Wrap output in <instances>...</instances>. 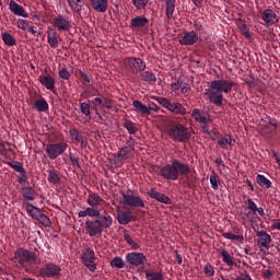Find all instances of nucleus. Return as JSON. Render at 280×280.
<instances>
[{
	"instance_id": "50",
	"label": "nucleus",
	"mask_w": 280,
	"mask_h": 280,
	"mask_svg": "<svg viewBox=\"0 0 280 280\" xmlns=\"http://www.w3.org/2000/svg\"><path fill=\"white\" fill-rule=\"evenodd\" d=\"M110 266L113 268H124V266H126V264L124 262V258L122 257H119V256H116L113 258V260L110 261Z\"/></svg>"
},
{
	"instance_id": "61",
	"label": "nucleus",
	"mask_w": 280,
	"mask_h": 280,
	"mask_svg": "<svg viewBox=\"0 0 280 280\" xmlns=\"http://www.w3.org/2000/svg\"><path fill=\"white\" fill-rule=\"evenodd\" d=\"M235 280H253V278L250 277V273H248V271H244L242 273H240Z\"/></svg>"
},
{
	"instance_id": "64",
	"label": "nucleus",
	"mask_w": 280,
	"mask_h": 280,
	"mask_svg": "<svg viewBox=\"0 0 280 280\" xmlns=\"http://www.w3.org/2000/svg\"><path fill=\"white\" fill-rule=\"evenodd\" d=\"M262 275L266 279H270L272 277V271L270 269H267L262 272Z\"/></svg>"
},
{
	"instance_id": "24",
	"label": "nucleus",
	"mask_w": 280,
	"mask_h": 280,
	"mask_svg": "<svg viewBox=\"0 0 280 280\" xmlns=\"http://www.w3.org/2000/svg\"><path fill=\"white\" fill-rule=\"evenodd\" d=\"M218 145L222 150H231V148H233L235 145V138H233V136H231V135L221 137L218 140Z\"/></svg>"
},
{
	"instance_id": "17",
	"label": "nucleus",
	"mask_w": 280,
	"mask_h": 280,
	"mask_svg": "<svg viewBox=\"0 0 280 280\" xmlns=\"http://www.w3.org/2000/svg\"><path fill=\"white\" fill-rule=\"evenodd\" d=\"M122 200L124 205H127L128 207H145V202H143V199L139 196L122 194Z\"/></svg>"
},
{
	"instance_id": "29",
	"label": "nucleus",
	"mask_w": 280,
	"mask_h": 280,
	"mask_svg": "<svg viewBox=\"0 0 280 280\" xmlns=\"http://www.w3.org/2000/svg\"><path fill=\"white\" fill-rule=\"evenodd\" d=\"M191 117H194L196 121H199V124H211V118L205 117V115H202V112H200V109L198 108H195L192 110Z\"/></svg>"
},
{
	"instance_id": "53",
	"label": "nucleus",
	"mask_w": 280,
	"mask_h": 280,
	"mask_svg": "<svg viewBox=\"0 0 280 280\" xmlns=\"http://www.w3.org/2000/svg\"><path fill=\"white\" fill-rule=\"evenodd\" d=\"M124 128H126L129 135H135V132H137V127H135V124H132L130 120L125 121Z\"/></svg>"
},
{
	"instance_id": "31",
	"label": "nucleus",
	"mask_w": 280,
	"mask_h": 280,
	"mask_svg": "<svg viewBox=\"0 0 280 280\" xmlns=\"http://www.w3.org/2000/svg\"><path fill=\"white\" fill-rule=\"evenodd\" d=\"M60 173L56 170H49L48 171V183H51V185H60Z\"/></svg>"
},
{
	"instance_id": "51",
	"label": "nucleus",
	"mask_w": 280,
	"mask_h": 280,
	"mask_svg": "<svg viewBox=\"0 0 280 280\" xmlns=\"http://www.w3.org/2000/svg\"><path fill=\"white\" fill-rule=\"evenodd\" d=\"M180 86H183V81H175L171 84V91L174 95H180Z\"/></svg>"
},
{
	"instance_id": "14",
	"label": "nucleus",
	"mask_w": 280,
	"mask_h": 280,
	"mask_svg": "<svg viewBox=\"0 0 280 280\" xmlns=\"http://www.w3.org/2000/svg\"><path fill=\"white\" fill-rule=\"evenodd\" d=\"M124 63L132 73H141V71H145V61L140 58L130 57L125 59Z\"/></svg>"
},
{
	"instance_id": "2",
	"label": "nucleus",
	"mask_w": 280,
	"mask_h": 280,
	"mask_svg": "<svg viewBox=\"0 0 280 280\" xmlns=\"http://www.w3.org/2000/svg\"><path fill=\"white\" fill-rule=\"evenodd\" d=\"M189 165L178 161L173 160L171 164H166L160 168V176L166 180H178L179 176H189Z\"/></svg>"
},
{
	"instance_id": "46",
	"label": "nucleus",
	"mask_w": 280,
	"mask_h": 280,
	"mask_svg": "<svg viewBox=\"0 0 280 280\" xmlns=\"http://www.w3.org/2000/svg\"><path fill=\"white\" fill-rule=\"evenodd\" d=\"M222 261L226 264V266H233L235 262L233 261V257L226 249H221Z\"/></svg>"
},
{
	"instance_id": "41",
	"label": "nucleus",
	"mask_w": 280,
	"mask_h": 280,
	"mask_svg": "<svg viewBox=\"0 0 280 280\" xmlns=\"http://www.w3.org/2000/svg\"><path fill=\"white\" fill-rule=\"evenodd\" d=\"M247 207L248 209H250L252 212L247 213V218L249 220V222H253V217L250 215H257V203H255V201H253V199L248 198L247 199Z\"/></svg>"
},
{
	"instance_id": "27",
	"label": "nucleus",
	"mask_w": 280,
	"mask_h": 280,
	"mask_svg": "<svg viewBox=\"0 0 280 280\" xmlns=\"http://www.w3.org/2000/svg\"><path fill=\"white\" fill-rule=\"evenodd\" d=\"M39 83L42 86H45L47 91H54V89H56V80L51 75L40 77Z\"/></svg>"
},
{
	"instance_id": "26",
	"label": "nucleus",
	"mask_w": 280,
	"mask_h": 280,
	"mask_svg": "<svg viewBox=\"0 0 280 280\" xmlns=\"http://www.w3.org/2000/svg\"><path fill=\"white\" fill-rule=\"evenodd\" d=\"M262 21L266 23V25H275L277 23V13L272 11L271 9H266L262 13Z\"/></svg>"
},
{
	"instance_id": "7",
	"label": "nucleus",
	"mask_w": 280,
	"mask_h": 280,
	"mask_svg": "<svg viewBox=\"0 0 280 280\" xmlns=\"http://www.w3.org/2000/svg\"><path fill=\"white\" fill-rule=\"evenodd\" d=\"M155 101L158 104L163 106V108H166V110H170L171 113H175L176 115L187 114V109L180 103H171L170 100L161 96L155 97Z\"/></svg>"
},
{
	"instance_id": "32",
	"label": "nucleus",
	"mask_w": 280,
	"mask_h": 280,
	"mask_svg": "<svg viewBox=\"0 0 280 280\" xmlns=\"http://www.w3.org/2000/svg\"><path fill=\"white\" fill-rule=\"evenodd\" d=\"M147 280H165V272L160 271H147L145 272Z\"/></svg>"
},
{
	"instance_id": "44",
	"label": "nucleus",
	"mask_w": 280,
	"mask_h": 280,
	"mask_svg": "<svg viewBox=\"0 0 280 280\" xmlns=\"http://www.w3.org/2000/svg\"><path fill=\"white\" fill-rule=\"evenodd\" d=\"M140 77L143 82H156V75L151 71H141Z\"/></svg>"
},
{
	"instance_id": "30",
	"label": "nucleus",
	"mask_w": 280,
	"mask_h": 280,
	"mask_svg": "<svg viewBox=\"0 0 280 280\" xmlns=\"http://www.w3.org/2000/svg\"><path fill=\"white\" fill-rule=\"evenodd\" d=\"M223 237L225 240H231L236 246H240V244H244V236L242 235H235L231 232L223 233Z\"/></svg>"
},
{
	"instance_id": "18",
	"label": "nucleus",
	"mask_w": 280,
	"mask_h": 280,
	"mask_svg": "<svg viewBox=\"0 0 280 280\" xmlns=\"http://www.w3.org/2000/svg\"><path fill=\"white\" fill-rule=\"evenodd\" d=\"M85 229L90 237H97V235H102L103 228L98 224L96 219L94 221H85Z\"/></svg>"
},
{
	"instance_id": "21",
	"label": "nucleus",
	"mask_w": 280,
	"mask_h": 280,
	"mask_svg": "<svg viewBox=\"0 0 280 280\" xmlns=\"http://www.w3.org/2000/svg\"><path fill=\"white\" fill-rule=\"evenodd\" d=\"M90 5L94 12L101 14L108 11V0H90Z\"/></svg>"
},
{
	"instance_id": "37",
	"label": "nucleus",
	"mask_w": 280,
	"mask_h": 280,
	"mask_svg": "<svg viewBox=\"0 0 280 280\" xmlns=\"http://www.w3.org/2000/svg\"><path fill=\"white\" fill-rule=\"evenodd\" d=\"M47 43H48V45L51 49L58 48V35H57L56 32H54V33L48 32L47 33Z\"/></svg>"
},
{
	"instance_id": "25",
	"label": "nucleus",
	"mask_w": 280,
	"mask_h": 280,
	"mask_svg": "<svg viewBox=\"0 0 280 280\" xmlns=\"http://www.w3.org/2000/svg\"><path fill=\"white\" fill-rule=\"evenodd\" d=\"M198 38H199L198 33H196L195 31H190V32L185 33L183 38L179 39V43L182 45H186V46L195 45V43H198Z\"/></svg>"
},
{
	"instance_id": "40",
	"label": "nucleus",
	"mask_w": 280,
	"mask_h": 280,
	"mask_svg": "<svg viewBox=\"0 0 280 280\" xmlns=\"http://www.w3.org/2000/svg\"><path fill=\"white\" fill-rule=\"evenodd\" d=\"M8 165L9 167H12L14 172H18L19 174H21V176H25V168L23 167V164L21 162L11 161V162H8Z\"/></svg>"
},
{
	"instance_id": "58",
	"label": "nucleus",
	"mask_w": 280,
	"mask_h": 280,
	"mask_svg": "<svg viewBox=\"0 0 280 280\" xmlns=\"http://www.w3.org/2000/svg\"><path fill=\"white\" fill-rule=\"evenodd\" d=\"M59 78H61V80H69V78H71V72H69L67 68H62L59 70Z\"/></svg>"
},
{
	"instance_id": "1",
	"label": "nucleus",
	"mask_w": 280,
	"mask_h": 280,
	"mask_svg": "<svg viewBox=\"0 0 280 280\" xmlns=\"http://www.w3.org/2000/svg\"><path fill=\"white\" fill-rule=\"evenodd\" d=\"M235 82L226 79H218L210 83V86L206 89L205 95H207L209 102L214 106H222L224 102L223 93H231Z\"/></svg>"
},
{
	"instance_id": "15",
	"label": "nucleus",
	"mask_w": 280,
	"mask_h": 280,
	"mask_svg": "<svg viewBox=\"0 0 280 280\" xmlns=\"http://www.w3.org/2000/svg\"><path fill=\"white\" fill-rule=\"evenodd\" d=\"M132 106L137 113H140L141 115H150L151 113H158L159 112V105L155 103L150 102L148 106H145L141 101H133Z\"/></svg>"
},
{
	"instance_id": "52",
	"label": "nucleus",
	"mask_w": 280,
	"mask_h": 280,
	"mask_svg": "<svg viewBox=\"0 0 280 280\" xmlns=\"http://www.w3.org/2000/svg\"><path fill=\"white\" fill-rule=\"evenodd\" d=\"M148 1L150 0H131V3L138 10H145V7L148 5Z\"/></svg>"
},
{
	"instance_id": "39",
	"label": "nucleus",
	"mask_w": 280,
	"mask_h": 280,
	"mask_svg": "<svg viewBox=\"0 0 280 280\" xmlns=\"http://www.w3.org/2000/svg\"><path fill=\"white\" fill-rule=\"evenodd\" d=\"M166 18L173 19L174 11L176 10V0H166Z\"/></svg>"
},
{
	"instance_id": "6",
	"label": "nucleus",
	"mask_w": 280,
	"mask_h": 280,
	"mask_svg": "<svg viewBox=\"0 0 280 280\" xmlns=\"http://www.w3.org/2000/svg\"><path fill=\"white\" fill-rule=\"evenodd\" d=\"M14 258L18 260L21 268H25V264H34L37 259L36 253L25 248H19L15 252Z\"/></svg>"
},
{
	"instance_id": "16",
	"label": "nucleus",
	"mask_w": 280,
	"mask_h": 280,
	"mask_svg": "<svg viewBox=\"0 0 280 280\" xmlns=\"http://www.w3.org/2000/svg\"><path fill=\"white\" fill-rule=\"evenodd\" d=\"M52 27H55L57 32H69L71 30V22L69 18L58 14L52 19Z\"/></svg>"
},
{
	"instance_id": "56",
	"label": "nucleus",
	"mask_w": 280,
	"mask_h": 280,
	"mask_svg": "<svg viewBox=\"0 0 280 280\" xmlns=\"http://www.w3.org/2000/svg\"><path fill=\"white\" fill-rule=\"evenodd\" d=\"M70 8H77L78 11L82 9V0H67Z\"/></svg>"
},
{
	"instance_id": "59",
	"label": "nucleus",
	"mask_w": 280,
	"mask_h": 280,
	"mask_svg": "<svg viewBox=\"0 0 280 280\" xmlns=\"http://www.w3.org/2000/svg\"><path fill=\"white\" fill-rule=\"evenodd\" d=\"M79 75H80L82 84L91 83V77H89V74L84 73V71L80 70Z\"/></svg>"
},
{
	"instance_id": "60",
	"label": "nucleus",
	"mask_w": 280,
	"mask_h": 280,
	"mask_svg": "<svg viewBox=\"0 0 280 280\" xmlns=\"http://www.w3.org/2000/svg\"><path fill=\"white\" fill-rule=\"evenodd\" d=\"M203 272H205V275H207V277H213V275H215V269H213V266L207 265L203 268Z\"/></svg>"
},
{
	"instance_id": "13",
	"label": "nucleus",
	"mask_w": 280,
	"mask_h": 280,
	"mask_svg": "<svg viewBox=\"0 0 280 280\" xmlns=\"http://www.w3.org/2000/svg\"><path fill=\"white\" fill-rule=\"evenodd\" d=\"M132 152H135V144L132 142H127L115 156L114 162L116 164L124 163V161H128L130 156H132Z\"/></svg>"
},
{
	"instance_id": "5",
	"label": "nucleus",
	"mask_w": 280,
	"mask_h": 280,
	"mask_svg": "<svg viewBox=\"0 0 280 280\" xmlns=\"http://www.w3.org/2000/svg\"><path fill=\"white\" fill-rule=\"evenodd\" d=\"M26 212L33 220H36L39 222V224H43V226H51V220L49 217H47L45 213H43V210L32 203H26Z\"/></svg>"
},
{
	"instance_id": "45",
	"label": "nucleus",
	"mask_w": 280,
	"mask_h": 280,
	"mask_svg": "<svg viewBox=\"0 0 280 280\" xmlns=\"http://www.w3.org/2000/svg\"><path fill=\"white\" fill-rule=\"evenodd\" d=\"M34 106L38 113H45V110H49V104L45 100L36 101Z\"/></svg>"
},
{
	"instance_id": "57",
	"label": "nucleus",
	"mask_w": 280,
	"mask_h": 280,
	"mask_svg": "<svg viewBox=\"0 0 280 280\" xmlns=\"http://www.w3.org/2000/svg\"><path fill=\"white\" fill-rule=\"evenodd\" d=\"M16 25L19 30L25 31L27 27H30V22L27 20L19 19Z\"/></svg>"
},
{
	"instance_id": "42",
	"label": "nucleus",
	"mask_w": 280,
	"mask_h": 280,
	"mask_svg": "<svg viewBox=\"0 0 280 280\" xmlns=\"http://www.w3.org/2000/svg\"><path fill=\"white\" fill-rule=\"evenodd\" d=\"M2 40L8 47H14L16 45V39L10 33H2Z\"/></svg>"
},
{
	"instance_id": "49",
	"label": "nucleus",
	"mask_w": 280,
	"mask_h": 280,
	"mask_svg": "<svg viewBox=\"0 0 280 280\" xmlns=\"http://www.w3.org/2000/svg\"><path fill=\"white\" fill-rule=\"evenodd\" d=\"M80 110L84 117H89V119H91V105H89V103H80Z\"/></svg>"
},
{
	"instance_id": "9",
	"label": "nucleus",
	"mask_w": 280,
	"mask_h": 280,
	"mask_svg": "<svg viewBox=\"0 0 280 280\" xmlns=\"http://www.w3.org/2000/svg\"><path fill=\"white\" fill-rule=\"evenodd\" d=\"M81 261L90 272H95L97 270V265L95 264V250L91 247H88L82 253Z\"/></svg>"
},
{
	"instance_id": "11",
	"label": "nucleus",
	"mask_w": 280,
	"mask_h": 280,
	"mask_svg": "<svg viewBox=\"0 0 280 280\" xmlns=\"http://www.w3.org/2000/svg\"><path fill=\"white\" fill-rule=\"evenodd\" d=\"M127 264H129V266H145V264H148V257L145 256V254L143 253H139V252H131L128 253L125 257Z\"/></svg>"
},
{
	"instance_id": "12",
	"label": "nucleus",
	"mask_w": 280,
	"mask_h": 280,
	"mask_svg": "<svg viewBox=\"0 0 280 280\" xmlns=\"http://www.w3.org/2000/svg\"><path fill=\"white\" fill-rule=\"evenodd\" d=\"M256 235L258 237L257 246L260 253H266V250H270V245L272 244V236H270V234H268L266 231H257Z\"/></svg>"
},
{
	"instance_id": "63",
	"label": "nucleus",
	"mask_w": 280,
	"mask_h": 280,
	"mask_svg": "<svg viewBox=\"0 0 280 280\" xmlns=\"http://www.w3.org/2000/svg\"><path fill=\"white\" fill-rule=\"evenodd\" d=\"M69 159H70L72 165H74L75 167H80V161L78 160V158L73 156V154H70Z\"/></svg>"
},
{
	"instance_id": "23",
	"label": "nucleus",
	"mask_w": 280,
	"mask_h": 280,
	"mask_svg": "<svg viewBox=\"0 0 280 280\" xmlns=\"http://www.w3.org/2000/svg\"><path fill=\"white\" fill-rule=\"evenodd\" d=\"M86 202L89 205V209H97L98 207H102L104 199L100 197V195L91 192L88 196Z\"/></svg>"
},
{
	"instance_id": "33",
	"label": "nucleus",
	"mask_w": 280,
	"mask_h": 280,
	"mask_svg": "<svg viewBox=\"0 0 280 280\" xmlns=\"http://www.w3.org/2000/svg\"><path fill=\"white\" fill-rule=\"evenodd\" d=\"M95 218L96 215H100V209H91L86 208L85 210H81L78 212V218Z\"/></svg>"
},
{
	"instance_id": "19",
	"label": "nucleus",
	"mask_w": 280,
	"mask_h": 280,
	"mask_svg": "<svg viewBox=\"0 0 280 280\" xmlns=\"http://www.w3.org/2000/svg\"><path fill=\"white\" fill-rule=\"evenodd\" d=\"M95 221L98 222L100 226L103 229H110L113 226V217L108 212L100 210V214L95 217Z\"/></svg>"
},
{
	"instance_id": "20",
	"label": "nucleus",
	"mask_w": 280,
	"mask_h": 280,
	"mask_svg": "<svg viewBox=\"0 0 280 280\" xmlns=\"http://www.w3.org/2000/svg\"><path fill=\"white\" fill-rule=\"evenodd\" d=\"M9 10L15 16H22L23 19H27V16H30L27 14V11H25V9H23V7L19 3H16L14 0H11L9 2Z\"/></svg>"
},
{
	"instance_id": "3",
	"label": "nucleus",
	"mask_w": 280,
	"mask_h": 280,
	"mask_svg": "<svg viewBox=\"0 0 280 280\" xmlns=\"http://www.w3.org/2000/svg\"><path fill=\"white\" fill-rule=\"evenodd\" d=\"M168 137L173 141H178V143H185L191 139V133L189 128L185 127L183 124H175L168 128Z\"/></svg>"
},
{
	"instance_id": "10",
	"label": "nucleus",
	"mask_w": 280,
	"mask_h": 280,
	"mask_svg": "<svg viewBox=\"0 0 280 280\" xmlns=\"http://www.w3.org/2000/svg\"><path fill=\"white\" fill-rule=\"evenodd\" d=\"M60 272H62V268L54 262H47L39 269V275L42 277H47L50 279H56V277H60Z\"/></svg>"
},
{
	"instance_id": "4",
	"label": "nucleus",
	"mask_w": 280,
	"mask_h": 280,
	"mask_svg": "<svg viewBox=\"0 0 280 280\" xmlns=\"http://www.w3.org/2000/svg\"><path fill=\"white\" fill-rule=\"evenodd\" d=\"M258 132L261 137H265V139H272V137L277 135V120L271 117L261 119L258 125Z\"/></svg>"
},
{
	"instance_id": "48",
	"label": "nucleus",
	"mask_w": 280,
	"mask_h": 280,
	"mask_svg": "<svg viewBox=\"0 0 280 280\" xmlns=\"http://www.w3.org/2000/svg\"><path fill=\"white\" fill-rule=\"evenodd\" d=\"M238 28L241 34H243L245 38H250V30L248 28L246 23H244L243 21L238 22Z\"/></svg>"
},
{
	"instance_id": "47",
	"label": "nucleus",
	"mask_w": 280,
	"mask_h": 280,
	"mask_svg": "<svg viewBox=\"0 0 280 280\" xmlns=\"http://www.w3.org/2000/svg\"><path fill=\"white\" fill-rule=\"evenodd\" d=\"M124 240L133 250H139L141 248V245L135 242L132 237H130V234H124Z\"/></svg>"
},
{
	"instance_id": "38",
	"label": "nucleus",
	"mask_w": 280,
	"mask_h": 280,
	"mask_svg": "<svg viewBox=\"0 0 280 280\" xmlns=\"http://www.w3.org/2000/svg\"><path fill=\"white\" fill-rule=\"evenodd\" d=\"M210 185L214 191L220 189V176L215 171H212L210 174Z\"/></svg>"
},
{
	"instance_id": "22",
	"label": "nucleus",
	"mask_w": 280,
	"mask_h": 280,
	"mask_svg": "<svg viewBox=\"0 0 280 280\" xmlns=\"http://www.w3.org/2000/svg\"><path fill=\"white\" fill-rule=\"evenodd\" d=\"M148 196H150L153 200H158V202H163V205L172 203L170 197L165 196V194L156 191L155 188H151L148 191Z\"/></svg>"
},
{
	"instance_id": "43",
	"label": "nucleus",
	"mask_w": 280,
	"mask_h": 280,
	"mask_svg": "<svg viewBox=\"0 0 280 280\" xmlns=\"http://www.w3.org/2000/svg\"><path fill=\"white\" fill-rule=\"evenodd\" d=\"M22 196L24 200H34V188L30 186L22 187Z\"/></svg>"
},
{
	"instance_id": "36",
	"label": "nucleus",
	"mask_w": 280,
	"mask_h": 280,
	"mask_svg": "<svg viewBox=\"0 0 280 280\" xmlns=\"http://www.w3.org/2000/svg\"><path fill=\"white\" fill-rule=\"evenodd\" d=\"M256 183L259 187H266V189H270L272 187V182L261 174L256 176Z\"/></svg>"
},
{
	"instance_id": "34",
	"label": "nucleus",
	"mask_w": 280,
	"mask_h": 280,
	"mask_svg": "<svg viewBox=\"0 0 280 280\" xmlns=\"http://www.w3.org/2000/svg\"><path fill=\"white\" fill-rule=\"evenodd\" d=\"M117 222L118 224L126 226V224H130V222H132V215H130L129 212H120L117 214Z\"/></svg>"
},
{
	"instance_id": "55",
	"label": "nucleus",
	"mask_w": 280,
	"mask_h": 280,
	"mask_svg": "<svg viewBox=\"0 0 280 280\" xmlns=\"http://www.w3.org/2000/svg\"><path fill=\"white\" fill-rule=\"evenodd\" d=\"M103 107L107 108L108 110H113V108H115V102L105 96L103 101Z\"/></svg>"
},
{
	"instance_id": "8",
	"label": "nucleus",
	"mask_w": 280,
	"mask_h": 280,
	"mask_svg": "<svg viewBox=\"0 0 280 280\" xmlns=\"http://www.w3.org/2000/svg\"><path fill=\"white\" fill-rule=\"evenodd\" d=\"M67 148H69V144L67 142H57V143H49L46 145V154H48V158L54 161L58 159V156L65 154L67 152Z\"/></svg>"
},
{
	"instance_id": "54",
	"label": "nucleus",
	"mask_w": 280,
	"mask_h": 280,
	"mask_svg": "<svg viewBox=\"0 0 280 280\" xmlns=\"http://www.w3.org/2000/svg\"><path fill=\"white\" fill-rule=\"evenodd\" d=\"M189 91H191V88L189 86L188 83L183 81L180 85L179 94L182 93V95H185V97H187L189 95Z\"/></svg>"
},
{
	"instance_id": "35",
	"label": "nucleus",
	"mask_w": 280,
	"mask_h": 280,
	"mask_svg": "<svg viewBox=\"0 0 280 280\" xmlns=\"http://www.w3.org/2000/svg\"><path fill=\"white\" fill-rule=\"evenodd\" d=\"M149 21L145 16H136L131 19V27H145Z\"/></svg>"
},
{
	"instance_id": "62",
	"label": "nucleus",
	"mask_w": 280,
	"mask_h": 280,
	"mask_svg": "<svg viewBox=\"0 0 280 280\" xmlns=\"http://www.w3.org/2000/svg\"><path fill=\"white\" fill-rule=\"evenodd\" d=\"M104 100H105V96H98V97H95L94 98V106L97 108L98 106H104Z\"/></svg>"
},
{
	"instance_id": "28",
	"label": "nucleus",
	"mask_w": 280,
	"mask_h": 280,
	"mask_svg": "<svg viewBox=\"0 0 280 280\" xmlns=\"http://www.w3.org/2000/svg\"><path fill=\"white\" fill-rule=\"evenodd\" d=\"M69 135L72 142L80 143L81 148H84V145H86V143H84V136L81 135L78 129L75 128L70 129Z\"/></svg>"
}]
</instances>
